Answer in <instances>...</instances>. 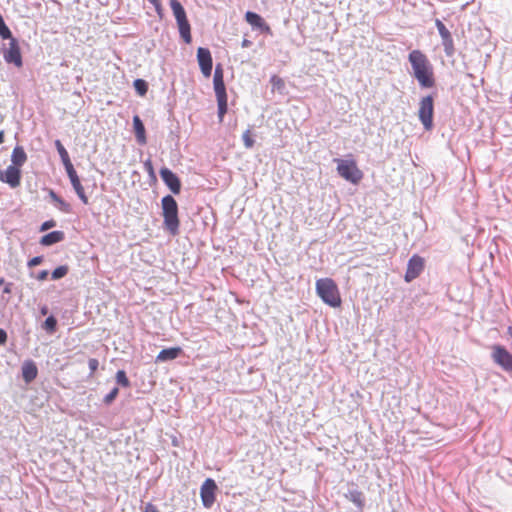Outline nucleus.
I'll return each mask as SVG.
<instances>
[{"mask_svg":"<svg viewBox=\"0 0 512 512\" xmlns=\"http://www.w3.org/2000/svg\"><path fill=\"white\" fill-rule=\"evenodd\" d=\"M181 353H182L181 347H170V348L162 349L156 356V362H166V361L174 360V359L178 358Z\"/></svg>","mask_w":512,"mask_h":512,"instance_id":"obj_19","label":"nucleus"},{"mask_svg":"<svg viewBox=\"0 0 512 512\" xmlns=\"http://www.w3.org/2000/svg\"><path fill=\"white\" fill-rule=\"evenodd\" d=\"M68 266L66 265H61V266H58L57 268H55L52 273H51V278L53 280H59L63 277H65L68 273Z\"/></svg>","mask_w":512,"mask_h":512,"instance_id":"obj_25","label":"nucleus"},{"mask_svg":"<svg viewBox=\"0 0 512 512\" xmlns=\"http://www.w3.org/2000/svg\"><path fill=\"white\" fill-rule=\"evenodd\" d=\"M160 177L169 190L177 195L181 191L180 178L169 168L162 167L159 171Z\"/></svg>","mask_w":512,"mask_h":512,"instance_id":"obj_10","label":"nucleus"},{"mask_svg":"<svg viewBox=\"0 0 512 512\" xmlns=\"http://www.w3.org/2000/svg\"><path fill=\"white\" fill-rule=\"evenodd\" d=\"M424 269V259L418 255H413L407 264V270L405 273V281L411 282L417 278Z\"/></svg>","mask_w":512,"mask_h":512,"instance_id":"obj_11","label":"nucleus"},{"mask_svg":"<svg viewBox=\"0 0 512 512\" xmlns=\"http://www.w3.org/2000/svg\"><path fill=\"white\" fill-rule=\"evenodd\" d=\"M0 36L3 39H9L12 36L10 29L5 24L3 17L1 15H0Z\"/></svg>","mask_w":512,"mask_h":512,"instance_id":"obj_30","label":"nucleus"},{"mask_svg":"<svg viewBox=\"0 0 512 512\" xmlns=\"http://www.w3.org/2000/svg\"><path fill=\"white\" fill-rule=\"evenodd\" d=\"M163 226L172 236L179 233L180 221L178 217V203L172 195H166L161 199Z\"/></svg>","mask_w":512,"mask_h":512,"instance_id":"obj_2","label":"nucleus"},{"mask_svg":"<svg viewBox=\"0 0 512 512\" xmlns=\"http://www.w3.org/2000/svg\"><path fill=\"white\" fill-rule=\"evenodd\" d=\"M142 512H160V511H159V510H158V508H157L155 505H153L152 503H147V504L143 507Z\"/></svg>","mask_w":512,"mask_h":512,"instance_id":"obj_37","label":"nucleus"},{"mask_svg":"<svg viewBox=\"0 0 512 512\" xmlns=\"http://www.w3.org/2000/svg\"><path fill=\"white\" fill-rule=\"evenodd\" d=\"M338 174L347 181L357 183L361 177V171L352 160L335 159Z\"/></svg>","mask_w":512,"mask_h":512,"instance_id":"obj_6","label":"nucleus"},{"mask_svg":"<svg viewBox=\"0 0 512 512\" xmlns=\"http://www.w3.org/2000/svg\"><path fill=\"white\" fill-rule=\"evenodd\" d=\"M26 160H27V155H26L24 149L20 146H16L13 149V152L11 155L12 166L20 168L26 162Z\"/></svg>","mask_w":512,"mask_h":512,"instance_id":"obj_21","label":"nucleus"},{"mask_svg":"<svg viewBox=\"0 0 512 512\" xmlns=\"http://www.w3.org/2000/svg\"><path fill=\"white\" fill-rule=\"evenodd\" d=\"M48 311H49V309H48V307H47L46 305H43V306L40 308V313H41V315H43V316L47 315V314H48Z\"/></svg>","mask_w":512,"mask_h":512,"instance_id":"obj_45","label":"nucleus"},{"mask_svg":"<svg viewBox=\"0 0 512 512\" xmlns=\"http://www.w3.org/2000/svg\"><path fill=\"white\" fill-rule=\"evenodd\" d=\"M217 490V485L215 481L211 478H207L200 488V497L202 504L205 508L209 509L213 506L215 502V493Z\"/></svg>","mask_w":512,"mask_h":512,"instance_id":"obj_9","label":"nucleus"},{"mask_svg":"<svg viewBox=\"0 0 512 512\" xmlns=\"http://www.w3.org/2000/svg\"><path fill=\"white\" fill-rule=\"evenodd\" d=\"M436 27L438 29V32L443 39L451 37L450 31L446 28V26L442 23L440 20H436Z\"/></svg>","mask_w":512,"mask_h":512,"instance_id":"obj_29","label":"nucleus"},{"mask_svg":"<svg viewBox=\"0 0 512 512\" xmlns=\"http://www.w3.org/2000/svg\"><path fill=\"white\" fill-rule=\"evenodd\" d=\"M0 180L16 188L20 185L21 170L15 166L9 165L4 172L0 171Z\"/></svg>","mask_w":512,"mask_h":512,"instance_id":"obj_15","label":"nucleus"},{"mask_svg":"<svg viewBox=\"0 0 512 512\" xmlns=\"http://www.w3.org/2000/svg\"><path fill=\"white\" fill-rule=\"evenodd\" d=\"M250 45V41L247 39H244L242 42V47H248Z\"/></svg>","mask_w":512,"mask_h":512,"instance_id":"obj_46","label":"nucleus"},{"mask_svg":"<svg viewBox=\"0 0 512 512\" xmlns=\"http://www.w3.org/2000/svg\"><path fill=\"white\" fill-rule=\"evenodd\" d=\"M49 196L53 202H55L60 197L53 190H49Z\"/></svg>","mask_w":512,"mask_h":512,"instance_id":"obj_44","label":"nucleus"},{"mask_svg":"<svg viewBox=\"0 0 512 512\" xmlns=\"http://www.w3.org/2000/svg\"><path fill=\"white\" fill-rule=\"evenodd\" d=\"M42 261H43V257H42V256H35V257L31 258V259L28 261L27 265H28V267H30V268H31V267H35V266L40 265V264L42 263Z\"/></svg>","mask_w":512,"mask_h":512,"instance_id":"obj_34","label":"nucleus"},{"mask_svg":"<svg viewBox=\"0 0 512 512\" xmlns=\"http://www.w3.org/2000/svg\"><path fill=\"white\" fill-rule=\"evenodd\" d=\"M7 341V333L4 329L0 328V345H4Z\"/></svg>","mask_w":512,"mask_h":512,"instance_id":"obj_40","label":"nucleus"},{"mask_svg":"<svg viewBox=\"0 0 512 512\" xmlns=\"http://www.w3.org/2000/svg\"><path fill=\"white\" fill-rule=\"evenodd\" d=\"M134 128H144L138 116L134 118Z\"/></svg>","mask_w":512,"mask_h":512,"instance_id":"obj_42","label":"nucleus"},{"mask_svg":"<svg viewBox=\"0 0 512 512\" xmlns=\"http://www.w3.org/2000/svg\"><path fill=\"white\" fill-rule=\"evenodd\" d=\"M55 226H56V222L54 220H48V221H45L42 223V225L40 227V231L41 232L47 231Z\"/></svg>","mask_w":512,"mask_h":512,"instance_id":"obj_35","label":"nucleus"},{"mask_svg":"<svg viewBox=\"0 0 512 512\" xmlns=\"http://www.w3.org/2000/svg\"><path fill=\"white\" fill-rule=\"evenodd\" d=\"M271 82L276 85V86H282L283 85V81L281 78H279L278 76H273L272 79H271Z\"/></svg>","mask_w":512,"mask_h":512,"instance_id":"obj_41","label":"nucleus"},{"mask_svg":"<svg viewBox=\"0 0 512 512\" xmlns=\"http://www.w3.org/2000/svg\"><path fill=\"white\" fill-rule=\"evenodd\" d=\"M144 168L145 170L150 174V175H154V169H153V165H152V161L150 159L146 160L144 162Z\"/></svg>","mask_w":512,"mask_h":512,"instance_id":"obj_38","label":"nucleus"},{"mask_svg":"<svg viewBox=\"0 0 512 512\" xmlns=\"http://www.w3.org/2000/svg\"><path fill=\"white\" fill-rule=\"evenodd\" d=\"M119 389L117 387H114L103 399V402L106 405H110L118 396Z\"/></svg>","mask_w":512,"mask_h":512,"instance_id":"obj_32","label":"nucleus"},{"mask_svg":"<svg viewBox=\"0 0 512 512\" xmlns=\"http://www.w3.org/2000/svg\"><path fill=\"white\" fill-rule=\"evenodd\" d=\"M242 140L246 148L250 149L253 147L255 140L253 135L251 134V130H245L242 135Z\"/></svg>","mask_w":512,"mask_h":512,"instance_id":"obj_27","label":"nucleus"},{"mask_svg":"<svg viewBox=\"0 0 512 512\" xmlns=\"http://www.w3.org/2000/svg\"><path fill=\"white\" fill-rule=\"evenodd\" d=\"M4 142V131L0 130V144Z\"/></svg>","mask_w":512,"mask_h":512,"instance_id":"obj_47","label":"nucleus"},{"mask_svg":"<svg viewBox=\"0 0 512 512\" xmlns=\"http://www.w3.org/2000/svg\"><path fill=\"white\" fill-rule=\"evenodd\" d=\"M344 496L357 507L359 512H362L365 506V496L363 492L358 489H349Z\"/></svg>","mask_w":512,"mask_h":512,"instance_id":"obj_17","label":"nucleus"},{"mask_svg":"<svg viewBox=\"0 0 512 512\" xmlns=\"http://www.w3.org/2000/svg\"><path fill=\"white\" fill-rule=\"evenodd\" d=\"M434 100L428 95L423 97L419 103L418 117L424 128H431L433 125Z\"/></svg>","mask_w":512,"mask_h":512,"instance_id":"obj_7","label":"nucleus"},{"mask_svg":"<svg viewBox=\"0 0 512 512\" xmlns=\"http://www.w3.org/2000/svg\"><path fill=\"white\" fill-rule=\"evenodd\" d=\"M65 239V233L63 231H52L45 234L40 239V244L43 246H52Z\"/></svg>","mask_w":512,"mask_h":512,"instance_id":"obj_20","label":"nucleus"},{"mask_svg":"<svg viewBox=\"0 0 512 512\" xmlns=\"http://www.w3.org/2000/svg\"><path fill=\"white\" fill-rule=\"evenodd\" d=\"M135 136L140 145L146 144V130H135Z\"/></svg>","mask_w":512,"mask_h":512,"instance_id":"obj_33","label":"nucleus"},{"mask_svg":"<svg viewBox=\"0 0 512 512\" xmlns=\"http://www.w3.org/2000/svg\"><path fill=\"white\" fill-rule=\"evenodd\" d=\"M56 206L59 210H61L64 213H70L71 212V205L63 200L61 197H59L55 202Z\"/></svg>","mask_w":512,"mask_h":512,"instance_id":"obj_31","label":"nucleus"},{"mask_svg":"<svg viewBox=\"0 0 512 512\" xmlns=\"http://www.w3.org/2000/svg\"><path fill=\"white\" fill-rule=\"evenodd\" d=\"M98 366H99V362L97 359H95V358L89 359L88 367H89L91 373H94L98 369Z\"/></svg>","mask_w":512,"mask_h":512,"instance_id":"obj_36","label":"nucleus"},{"mask_svg":"<svg viewBox=\"0 0 512 512\" xmlns=\"http://www.w3.org/2000/svg\"><path fill=\"white\" fill-rule=\"evenodd\" d=\"M491 357L504 371L512 373V354L505 347L494 345Z\"/></svg>","mask_w":512,"mask_h":512,"instance_id":"obj_8","label":"nucleus"},{"mask_svg":"<svg viewBox=\"0 0 512 512\" xmlns=\"http://www.w3.org/2000/svg\"><path fill=\"white\" fill-rule=\"evenodd\" d=\"M245 20L254 28H258L262 31H270V27L266 24L264 19L257 13L248 11L245 14Z\"/></svg>","mask_w":512,"mask_h":512,"instance_id":"obj_18","label":"nucleus"},{"mask_svg":"<svg viewBox=\"0 0 512 512\" xmlns=\"http://www.w3.org/2000/svg\"><path fill=\"white\" fill-rule=\"evenodd\" d=\"M55 147L59 153V156L61 158V161H62L64 167L71 165L72 163H71L69 154H68L67 150L65 149V147L62 145L60 140L55 141Z\"/></svg>","mask_w":512,"mask_h":512,"instance_id":"obj_22","label":"nucleus"},{"mask_svg":"<svg viewBox=\"0 0 512 512\" xmlns=\"http://www.w3.org/2000/svg\"><path fill=\"white\" fill-rule=\"evenodd\" d=\"M446 55L451 56L454 53V42L452 36L442 40Z\"/></svg>","mask_w":512,"mask_h":512,"instance_id":"obj_28","label":"nucleus"},{"mask_svg":"<svg viewBox=\"0 0 512 512\" xmlns=\"http://www.w3.org/2000/svg\"><path fill=\"white\" fill-rule=\"evenodd\" d=\"M169 4L176 19L181 38L186 44H190L192 42L191 26L184 7L178 0H170Z\"/></svg>","mask_w":512,"mask_h":512,"instance_id":"obj_4","label":"nucleus"},{"mask_svg":"<svg viewBox=\"0 0 512 512\" xmlns=\"http://www.w3.org/2000/svg\"><path fill=\"white\" fill-rule=\"evenodd\" d=\"M38 375V368L34 361L26 360L22 365L23 380L29 384L36 379Z\"/></svg>","mask_w":512,"mask_h":512,"instance_id":"obj_16","label":"nucleus"},{"mask_svg":"<svg viewBox=\"0 0 512 512\" xmlns=\"http://www.w3.org/2000/svg\"><path fill=\"white\" fill-rule=\"evenodd\" d=\"M151 2L158 6L157 0H151Z\"/></svg>","mask_w":512,"mask_h":512,"instance_id":"obj_48","label":"nucleus"},{"mask_svg":"<svg viewBox=\"0 0 512 512\" xmlns=\"http://www.w3.org/2000/svg\"><path fill=\"white\" fill-rule=\"evenodd\" d=\"M64 168L66 170V173L70 179L71 185H72L74 191L76 192L77 196L84 204H88V197L85 194L84 188L81 184L80 178L77 175L76 170L74 169L73 164L68 165Z\"/></svg>","mask_w":512,"mask_h":512,"instance_id":"obj_12","label":"nucleus"},{"mask_svg":"<svg viewBox=\"0 0 512 512\" xmlns=\"http://www.w3.org/2000/svg\"><path fill=\"white\" fill-rule=\"evenodd\" d=\"M316 293L330 307L336 308L341 305L339 289L331 278L318 279L316 281Z\"/></svg>","mask_w":512,"mask_h":512,"instance_id":"obj_3","label":"nucleus"},{"mask_svg":"<svg viewBox=\"0 0 512 512\" xmlns=\"http://www.w3.org/2000/svg\"><path fill=\"white\" fill-rule=\"evenodd\" d=\"M213 84L218 103L219 115L222 117L227 111V93L224 83V72L220 64L215 67Z\"/></svg>","mask_w":512,"mask_h":512,"instance_id":"obj_5","label":"nucleus"},{"mask_svg":"<svg viewBox=\"0 0 512 512\" xmlns=\"http://www.w3.org/2000/svg\"><path fill=\"white\" fill-rule=\"evenodd\" d=\"M48 275H49V272L47 270H42L38 273V275L36 276V279L39 281H44L47 279Z\"/></svg>","mask_w":512,"mask_h":512,"instance_id":"obj_39","label":"nucleus"},{"mask_svg":"<svg viewBox=\"0 0 512 512\" xmlns=\"http://www.w3.org/2000/svg\"><path fill=\"white\" fill-rule=\"evenodd\" d=\"M412 67L413 77L421 88L430 89L436 85L434 69L428 57L418 49L412 50L408 55Z\"/></svg>","mask_w":512,"mask_h":512,"instance_id":"obj_1","label":"nucleus"},{"mask_svg":"<svg viewBox=\"0 0 512 512\" xmlns=\"http://www.w3.org/2000/svg\"><path fill=\"white\" fill-rule=\"evenodd\" d=\"M135 91L140 96H145L148 91V84L143 79H136L133 83Z\"/></svg>","mask_w":512,"mask_h":512,"instance_id":"obj_24","label":"nucleus"},{"mask_svg":"<svg viewBox=\"0 0 512 512\" xmlns=\"http://www.w3.org/2000/svg\"><path fill=\"white\" fill-rule=\"evenodd\" d=\"M197 60L202 74L207 78L210 77L213 67V61L209 49L199 47L197 50Z\"/></svg>","mask_w":512,"mask_h":512,"instance_id":"obj_13","label":"nucleus"},{"mask_svg":"<svg viewBox=\"0 0 512 512\" xmlns=\"http://www.w3.org/2000/svg\"><path fill=\"white\" fill-rule=\"evenodd\" d=\"M56 328L57 319L53 315L48 316L43 323V329L46 330V332L53 334L56 331Z\"/></svg>","mask_w":512,"mask_h":512,"instance_id":"obj_23","label":"nucleus"},{"mask_svg":"<svg viewBox=\"0 0 512 512\" xmlns=\"http://www.w3.org/2000/svg\"><path fill=\"white\" fill-rule=\"evenodd\" d=\"M9 47L4 52V59L7 63H13L17 67L22 66V57L20 53L19 45L14 38H9Z\"/></svg>","mask_w":512,"mask_h":512,"instance_id":"obj_14","label":"nucleus"},{"mask_svg":"<svg viewBox=\"0 0 512 512\" xmlns=\"http://www.w3.org/2000/svg\"><path fill=\"white\" fill-rule=\"evenodd\" d=\"M116 382L117 384L121 385L122 387H129L130 381L126 375V372L124 370H118L116 373Z\"/></svg>","mask_w":512,"mask_h":512,"instance_id":"obj_26","label":"nucleus"},{"mask_svg":"<svg viewBox=\"0 0 512 512\" xmlns=\"http://www.w3.org/2000/svg\"><path fill=\"white\" fill-rule=\"evenodd\" d=\"M11 291H12V283H6V285L3 289V293L10 294Z\"/></svg>","mask_w":512,"mask_h":512,"instance_id":"obj_43","label":"nucleus"},{"mask_svg":"<svg viewBox=\"0 0 512 512\" xmlns=\"http://www.w3.org/2000/svg\"><path fill=\"white\" fill-rule=\"evenodd\" d=\"M3 283H4V279L0 278V284H3Z\"/></svg>","mask_w":512,"mask_h":512,"instance_id":"obj_49","label":"nucleus"}]
</instances>
